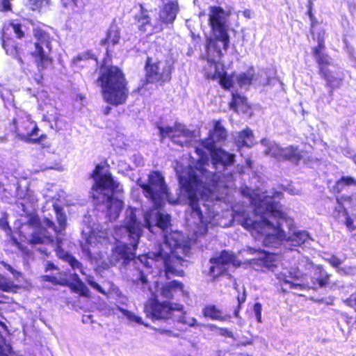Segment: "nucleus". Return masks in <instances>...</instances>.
<instances>
[{"mask_svg":"<svg viewBox=\"0 0 356 356\" xmlns=\"http://www.w3.org/2000/svg\"><path fill=\"white\" fill-rule=\"evenodd\" d=\"M226 136V130L216 122L209 138L195 147L200 166L188 167L178 175L181 190L188 200L191 213L187 215L186 220L193 227V234L188 240H184L181 232L168 233L170 216L161 212L159 207L166 200L176 204L178 197H172L163 176L154 171L149 175L147 182L140 178L137 184L155 208L145 213L144 224L137 220L135 209L130 207L126 210L123 224L115 227L112 236V239L118 242L109 259L112 266L120 261L125 264L135 259L143 228L145 227L152 233L154 229L161 231L163 243L159 244L154 251L135 259L136 264L140 263L144 268L138 272H151L153 266L157 268L163 266L165 272H184V261L177 256V250L188 251L199 236L207 232L209 226L218 224V212L211 208L215 206L213 202L224 199L228 188L233 185L234 175L229 168L234 163V155L215 146L216 142L225 139Z\"/></svg>","mask_w":356,"mask_h":356,"instance_id":"f257e3e1","label":"nucleus"},{"mask_svg":"<svg viewBox=\"0 0 356 356\" xmlns=\"http://www.w3.org/2000/svg\"><path fill=\"white\" fill-rule=\"evenodd\" d=\"M242 194L250 198L253 206V217H244L242 225L251 232L256 240L262 241L265 246L276 247L282 241L291 242L294 246L300 245L310 239L305 231H294L287 235L283 226L291 231L293 220L287 216L282 209V205L275 200L282 195L281 193H275L273 196L261 193L246 188L242 190Z\"/></svg>","mask_w":356,"mask_h":356,"instance_id":"f03ea898","label":"nucleus"},{"mask_svg":"<svg viewBox=\"0 0 356 356\" xmlns=\"http://www.w3.org/2000/svg\"><path fill=\"white\" fill-rule=\"evenodd\" d=\"M58 222L56 226L54 222L44 218L41 221L37 217H31L29 220L28 227L32 229L29 238V242L33 245L44 244L53 248L57 256L67 262L72 270H79L86 276L88 284L98 292L104 294V290L94 280L93 276L87 275L82 264L74 257L62 249L63 236L66 227L67 218L62 209L58 207L54 208Z\"/></svg>","mask_w":356,"mask_h":356,"instance_id":"7ed1b4c3","label":"nucleus"},{"mask_svg":"<svg viewBox=\"0 0 356 356\" xmlns=\"http://www.w3.org/2000/svg\"><path fill=\"white\" fill-rule=\"evenodd\" d=\"M102 170L103 168L97 165L92 174L95 181L92 197L98 209L106 211L110 220H114L118 218L123 206L122 201L117 196L122 191V187L110 173Z\"/></svg>","mask_w":356,"mask_h":356,"instance_id":"20e7f679","label":"nucleus"},{"mask_svg":"<svg viewBox=\"0 0 356 356\" xmlns=\"http://www.w3.org/2000/svg\"><path fill=\"white\" fill-rule=\"evenodd\" d=\"M225 23V13L220 7L211 8L209 15V24L212 35L207 40V59L213 66L215 74H220L222 67V49L226 50L229 43Z\"/></svg>","mask_w":356,"mask_h":356,"instance_id":"39448f33","label":"nucleus"},{"mask_svg":"<svg viewBox=\"0 0 356 356\" xmlns=\"http://www.w3.org/2000/svg\"><path fill=\"white\" fill-rule=\"evenodd\" d=\"M104 101L113 106L125 103L129 90L122 72L117 67H102L98 79Z\"/></svg>","mask_w":356,"mask_h":356,"instance_id":"423d86ee","label":"nucleus"},{"mask_svg":"<svg viewBox=\"0 0 356 356\" xmlns=\"http://www.w3.org/2000/svg\"><path fill=\"white\" fill-rule=\"evenodd\" d=\"M146 315L152 320L168 319L174 318L177 321L190 327H200L197 320L186 314L183 311V306L178 304H172L168 301L160 302L157 298L149 299L145 305Z\"/></svg>","mask_w":356,"mask_h":356,"instance_id":"0eeeda50","label":"nucleus"},{"mask_svg":"<svg viewBox=\"0 0 356 356\" xmlns=\"http://www.w3.org/2000/svg\"><path fill=\"white\" fill-rule=\"evenodd\" d=\"M33 35L35 41L34 48L31 51V55L38 72L41 73L51 63V53L54 38L49 33L40 28L34 29Z\"/></svg>","mask_w":356,"mask_h":356,"instance_id":"6e6552de","label":"nucleus"},{"mask_svg":"<svg viewBox=\"0 0 356 356\" xmlns=\"http://www.w3.org/2000/svg\"><path fill=\"white\" fill-rule=\"evenodd\" d=\"M15 34L17 38H22L24 36V31L21 24L15 22L6 23L2 28V47L5 49L6 54L17 60L21 68L25 72L24 61L20 56L21 49L17 43L10 36Z\"/></svg>","mask_w":356,"mask_h":356,"instance_id":"1a4fd4ad","label":"nucleus"},{"mask_svg":"<svg viewBox=\"0 0 356 356\" xmlns=\"http://www.w3.org/2000/svg\"><path fill=\"white\" fill-rule=\"evenodd\" d=\"M15 131L17 136L29 143H38L43 138V135L38 137L39 129L31 116L24 111L17 113L16 118L13 120Z\"/></svg>","mask_w":356,"mask_h":356,"instance_id":"9d476101","label":"nucleus"},{"mask_svg":"<svg viewBox=\"0 0 356 356\" xmlns=\"http://www.w3.org/2000/svg\"><path fill=\"white\" fill-rule=\"evenodd\" d=\"M261 144L265 147L264 153L278 161H289L298 164L302 156V152L297 147L289 145L282 147L274 141L264 138Z\"/></svg>","mask_w":356,"mask_h":356,"instance_id":"9b49d317","label":"nucleus"},{"mask_svg":"<svg viewBox=\"0 0 356 356\" xmlns=\"http://www.w3.org/2000/svg\"><path fill=\"white\" fill-rule=\"evenodd\" d=\"M99 225L97 227H90L87 226L82 230V236L84 239V242H81V246L83 252L88 258L92 259V248L97 247L99 245H106L108 243H111V239L108 237V233L106 230L99 229Z\"/></svg>","mask_w":356,"mask_h":356,"instance_id":"f8f14e48","label":"nucleus"},{"mask_svg":"<svg viewBox=\"0 0 356 356\" xmlns=\"http://www.w3.org/2000/svg\"><path fill=\"white\" fill-rule=\"evenodd\" d=\"M146 73L148 82H166L171 79L173 62L171 60H160L150 63L148 58L146 63Z\"/></svg>","mask_w":356,"mask_h":356,"instance_id":"ddd939ff","label":"nucleus"},{"mask_svg":"<svg viewBox=\"0 0 356 356\" xmlns=\"http://www.w3.org/2000/svg\"><path fill=\"white\" fill-rule=\"evenodd\" d=\"M240 254L243 257H245L248 254L255 255L254 257L250 259L252 261L251 263L260 266L262 270H264V268H266L274 271V268H277V256L276 253H270L260 249L248 247L247 249L241 251Z\"/></svg>","mask_w":356,"mask_h":356,"instance_id":"4468645a","label":"nucleus"},{"mask_svg":"<svg viewBox=\"0 0 356 356\" xmlns=\"http://www.w3.org/2000/svg\"><path fill=\"white\" fill-rule=\"evenodd\" d=\"M161 139L170 138L171 140L181 146L187 145L188 139L192 136V132L186 129L184 124L176 123L174 127H159Z\"/></svg>","mask_w":356,"mask_h":356,"instance_id":"2eb2a0df","label":"nucleus"},{"mask_svg":"<svg viewBox=\"0 0 356 356\" xmlns=\"http://www.w3.org/2000/svg\"><path fill=\"white\" fill-rule=\"evenodd\" d=\"M254 75V70L253 67H250L246 72L239 74L231 76L225 74L221 77L220 84L226 89L232 88L236 83L241 88H247L251 84Z\"/></svg>","mask_w":356,"mask_h":356,"instance_id":"dca6fc26","label":"nucleus"},{"mask_svg":"<svg viewBox=\"0 0 356 356\" xmlns=\"http://www.w3.org/2000/svg\"><path fill=\"white\" fill-rule=\"evenodd\" d=\"M275 275L280 282H283L285 284L289 285V289L298 290H306L308 289V286L304 284L295 283L289 280H301L302 273L297 267L284 268L282 271L275 273Z\"/></svg>","mask_w":356,"mask_h":356,"instance_id":"f3484780","label":"nucleus"},{"mask_svg":"<svg viewBox=\"0 0 356 356\" xmlns=\"http://www.w3.org/2000/svg\"><path fill=\"white\" fill-rule=\"evenodd\" d=\"M209 261L211 264L209 274L213 277L225 273L229 264L236 265L234 256L227 251H222L218 257L211 258Z\"/></svg>","mask_w":356,"mask_h":356,"instance_id":"a211bd4d","label":"nucleus"},{"mask_svg":"<svg viewBox=\"0 0 356 356\" xmlns=\"http://www.w3.org/2000/svg\"><path fill=\"white\" fill-rule=\"evenodd\" d=\"M159 293L163 298L170 300L176 296L184 294V285L181 282L172 280L163 284Z\"/></svg>","mask_w":356,"mask_h":356,"instance_id":"6ab92c4d","label":"nucleus"},{"mask_svg":"<svg viewBox=\"0 0 356 356\" xmlns=\"http://www.w3.org/2000/svg\"><path fill=\"white\" fill-rule=\"evenodd\" d=\"M17 197L19 200H21L19 204H20L22 210L25 213H30L31 210L33 209L35 204L37 202V198L32 191L27 189L24 194L19 186L17 187Z\"/></svg>","mask_w":356,"mask_h":356,"instance_id":"aec40b11","label":"nucleus"},{"mask_svg":"<svg viewBox=\"0 0 356 356\" xmlns=\"http://www.w3.org/2000/svg\"><path fill=\"white\" fill-rule=\"evenodd\" d=\"M179 11L177 2L170 1L164 5L159 13V19L164 24H172L176 19Z\"/></svg>","mask_w":356,"mask_h":356,"instance_id":"412c9836","label":"nucleus"},{"mask_svg":"<svg viewBox=\"0 0 356 356\" xmlns=\"http://www.w3.org/2000/svg\"><path fill=\"white\" fill-rule=\"evenodd\" d=\"M324 48L325 44L323 40H318V46L313 49L314 56L319 66L320 74L322 73L323 69L328 70L327 66L332 64V58L323 51Z\"/></svg>","mask_w":356,"mask_h":356,"instance_id":"4be33fe9","label":"nucleus"},{"mask_svg":"<svg viewBox=\"0 0 356 356\" xmlns=\"http://www.w3.org/2000/svg\"><path fill=\"white\" fill-rule=\"evenodd\" d=\"M235 143L238 148L243 147H250L254 144V136L252 130L246 129L236 134Z\"/></svg>","mask_w":356,"mask_h":356,"instance_id":"5701e85b","label":"nucleus"},{"mask_svg":"<svg viewBox=\"0 0 356 356\" xmlns=\"http://www.w3.org/2000/svg\"><path fill=\"white\" fill-rule=\"evenodd\" d=\"M202 313L204 317L209 318L212 320L225 321L230 318L229 315L224 314L222 310L213 305L206 306L203 309Z\"/></svg>","mask_w":356,"mask_h":356,"instance_id":"b1692460","label":"nucleus"},{"mask_svg":"<svg viewBox=\"0 0 356 356\" xmlns=\"http://www.w3.org/2000/svg\"><path fill=\"white\" fill-rule=\"evenodd\" d=\"M135 19L136 26L140 31L143 32L152 31V24L147 11L145 10L142 6L140 13L136 15Z\"/></svg>","mask_w":356,"mask_h":356,"instance_id":"393cba45","label":"nucleus"},{"mask_svg":"<svg viewBox=\"0 0 356 356\" xmlns=\"http://www.w3.org/2000/svg\"><path fill=\"white\" fill-rule=\"evenodd\" d=\"M330 275L325 271L321 266H316L315 272L312 277V288L316 289L317 286L323 287L328 283Z\"/></svg>","mask_w":356,"mask_h":356,"instance_id":"a878e982","label":"nucleus"},{"mask_svg":"<svg viewBox=\"0 0 356 356\" xmlns=\"http://www.w3.org/2000/svg\"><path fill=\"white\" fill-rule=\"evenodd\" d=\"M42 281L49 282L52 283L53 284H59V285H68V280L66 277V275L65 273L58 271L54 275H45L41 276Z\"/></svg>","mask_w":356,"mask_h":356,"instance_id":"bb28decb","label":"nucleus"},{"mask_svg":"<svg viewBox=\"0 0 356 356\" xmlns=\"http://www.w3.org/2000/svg\"><path fill=\"white\" fill-rule=\"evenodd\" d=\"M70 278L74 282L72 286L75 292L79 293L83 296H87L88 295L89 289L79 278L77 273H74L71 274Z\"/></svg>","mask_w":356,"mask_h":356,"instance_id":"cd10ccee","label":"nucleus"},{"mask_svg":"<svg viewBox=\"0 0 356 356\" xmlns=\"http://www.w3.org/2000/svg\"><path fill=\"white\" fill-rule=\"evenodd\" d=\"M90 60H95V56L90 51H87L78 54L72 59V65L77 69L84 67L82 62H88Z\"/></svg>","mask_w":356,"mask_h":356,"instance_id":"c85d7f7f","label":"nucleus"},{"mask_svg":"<svg viewBox=\"0 0 356 356\" xmlns=\"http://www.w3.org/2000/svg\"><path fill=\"white\" fill-rule=\"evenodd\" d=\"M120 38V35L118 27L116 25H112L107 33L104 42L108 45L111 44L114 45L118 43Z\"/></svg>","mask_w":356,"mask_h":356,"instance_id":"c756f323","label":"nucleus"},{"mask_svg":"<svg viewBox=\"0 0 356 356\" xmlns=\"http://www.w3.org/2000/svg\"><path fill=\"white\" fill-rule=\"evenodd\" d=\"M321 75L326 81L327 85L331 88H338L341 83V79L332 75L329 70L323 69Z\"/></svg>","mask_w":356,"mask_h":356,"instance_id":"7c9ffc66","label":"nucleus"},{"mask_svg":"<svg viewBox=\"0 0 356 356\" xmlns=\"http://www.w3.org/2000/svg\"><path fill=\"white\" fill-rule=\"evenodd\" d=\"M247 99L237 93H232V100L230 106L232 109L237 111L241 106L246 105Z\"/></svg>","mask_w":356,"mask_h":356,"instance_id":"2f4dec72","label":"nucleus"},{"mask_svg":"<svg viewBox=\"0 0 356 356\" xmlns=\"http://www.w3.org/2000/svg\"><path fill=\"white\" fill-rule=\"evenodd\" d=\"M119 310L121 312L122 315L125 316L127 319L131 323H136L137 324H144L141 317L136 316L134 313L121 307H119Z\"/></svg>","mask_w":356,"mask_h":356,"instance_id":"473e14b6","label":"nucleus"},{"mask_svg":"<svg viewBox=\"0 0 356 356\" xmlns=\"http://www.w3.org/2000/svg\"><path fill=\"white\" fill-rule=\"evenodd\" d=\"M327 262L333 267L337 268V271L339 273H346L343 268H340V265L342 264V261L334 255H330L329 257L325 259Z\"/></svg>","mask_w":356,"mask_h":356,"instance_id":"72a5a7b5","label":"nucleus"},{"mask_svg":"<svg viewBox=\"0 0 356 356\" xmlns=\"http://www.w3.org/2000/svg\"><path fill=\"white\" fill-rule=\"evenodd\" d=\"M356 185V179L350 177H342L341 179L336 184V187L338 191L342 190L345 185Z\"/></svg>","mask_w":356,"mask_h":356,"instance_id":"f704fd0d","label":"nucleus"},{"mask_svg":"<svg viewBox=\"0 0 356 356\" xmlns=\"http://www.w3.org/2000/svg\"><path fill=\"white\" fill-rule=\"evenodd\" d=\"M51 112V113H49V111H47V115H45L44 116V119H45L46 121H47L49 122H55L56 129H57L58 128L57 122H58V114L57 111H56V109L55 108H52Z\"/></svg>","mask_w":356,"mask_h":356,"instance_id":"c9c22d12","label":"nucleus"},{"mask_svg":"<svg viewBox=\"0 0 356 356\" xmlns=\"http://www.w3.org/2000/svg\"><path fill=\"white\" fill-rule=\"evenodd\" d=\"M29 3L33 10H39L49 4V0H28Z\"/></svg>","mask_w":356,"mask_h":356,"instance_id":"e433bc0d","label":"nucleus"},{"mask_svg":"<svg viewBox=\"0 0 356 356\" xmlns=\"http://www.w3.org/2000/svg\"><path fill=\"white\" fill-rule=\"evenodd\" d=\"M340 209H342L346 217V222H345V224L347 227V228L348 229L349 231H353L355 229V227L353 224V220L352 218H350V217H349L348 215H347V211L346 210V209L343 207V206H340L339 207V210Z\"/></svg>","mask_w":356,"mask_h":356,"instance_id":"4c0bfd02","label":"nucleus"},{"mask_svg":"<svg viewBox=\"0 0 356 356\" xmlns=\"http://www.w3.org/2000/svg\"><path fill=\"white\" fill-rule=\"evenodd\" d=\"M253 311L258 322H261V305L257 302L254 305Z\"/></svg>","mask_w":356,"mask_h":356,"instance_id":"58836bf2","label":"nucleus"},{"mask_svg":"<svg viewBox=\"0 0 356 356\" xmlns=\"http://www.w3.org/2000/svg\"><path fill=\"white\" fill-rule=\"evenodd\" d=\"M216 334L229 338L234 337L232 332L225 327H219Z\"/></svg>","mask_w":356,"mask_h":356,"instance_id":"ea45409f","label":"nucleus"},{"mask_svg":"<svg viewBox=\"0 0 356 356\" xmlns=\"http://www.w3.org/2000/svg\"><path fill=\"white\" fill-rule=\"evenodd\" d=\"M344 302L356 312V293L352 294L348 298L344 300Z\"/></svg>","mask_w":356,"mask_h":356,"instance_id":"a19ab883","label":"nucleus"},{"mask_svg":"<svg viewBox=\"0 0 356 356\" xmlns=\"http://www.w3.org/2000/svg\"><path fill=\"white\" fill-rule=\"evenodd\" d=\"M200 327H204L205 328H207L210 331L213 332L216 334H217L218 329L219 328V327H218L215 324H212V323L201 324Z\"/></svg>","mask_w":356,"mask_h":356,"instance_id":"79ce46f5","label":"nucleus"},{"mask_svg":"<svg viewBox=\"0 0 356 356\" xmlns=\"http://www.w3.org/2000/svg\"><path fill=\"white\" fill-rule=\"evenodd\" d=\"M47 97V92H41L40 93L38 96H37V99L38 100V102H39V105L42 108V110H44V108H43V104H42V102L40 103V101H43L42 99L43 97ZM47 103L46 102H44V106H47Z\"/></svg>","mask_w":356,"mask_h":356,"instance_id":"37998d69","label":"nucleus"},{"mask_svg":"<svg viewBox=\"0 0 356 356\" xmlns=\"http://www.w3.org/2000/svg\"><path fill=\"white\" fill-rule=\"evenodd\" d=\"M51 270H56L58 272L60 271L58 268L51 261H47L45 265V271L47 272Z\"/></svg>","mask_w":356,"mask_h":356,"instance_id":"c03bdc74","label":"nucleus"},{"mask_svg":"<svg viewBox=\"0 0 356 356\" xmlns=\"http://www.w3.org/2000/svg\"><path fill=\"white\" fill-rule=\"evenodd\" d=\"M0 226L2 229H6L8 227V222L3 218L0 220Z\"/></svg>","mask_w":356,"mask_h":356,"instance_id":"a18cd8bd","label":"nucleus"},{"mask_svg":"<svg viewBox=\"0 0 356 356\" xmlns=\"http://www.w3.org/2000/svg\"><path fill=\"white\" fill-rule=\"evenodd\" d=\"M38 250L43 253L45 255H48L49 253L50 252L49 250L47 248H38Z\"/></svg>","mask_w":356,"mask_h":356,"instance_id":"49530a36","label":"nucleus"},{"mask_svg":"<svg viewBox=\"0 0 356 356\" xmlns=\"http://www.w3.org/2000/svg\"><path fill=\"white\" fill-rule=\"evenodd\" d=\"M4 0H1L0 1V10L1 11H8V10H10V8H11V6H10V3H9V8L8 9H6L5 8L3 7V3Z\"/></svg>","mask_w":356,"mask_h":356,"instance_id":"de8ad7c7","label":"nucleus"},{"mask_svg":"<svg viewBox=\"0 0 356 356\" xmlns=\"http://www.w3.org/2000/svg\"><path fill=\"white\" fill-rule=\"evenodd\" d=\"M245 300V294H243L242 296H238V305H241V303L244 302Z\"/></svg>","mask_w":356,"mask_h":356,"instance_id":"09e8293b","label":"nucleus"},{"mask_svg":"<svg viewBox=\"0 0 356 356\" xmlns=\"http://www.w3.org/2000/svg\"><path fill=\"white\" fill-rule=\"evenodd\" d=\"M63 4L66 6L67 4H69L70 1H73L74 3L76 4L77 0H61Z\"/></svg>","mask_w":356,"mask_h":356,"instance_id":"8fccbe9b","label":"nucleus"},{"mask_svg":"<svg viewBox=\"0 0 356 356\" xmlns=\"http://www.w3.org/2000/svg\"><path fill=\"white\" fill-rule=\"evenodd\" d=\"M46 168L47 169H56L57 170H62V168L58 165H56L55 166H48Z\"/></svg>","mask_w":356,"mask_h":356,"instance_id":"3c124183","label":"nucleus"},{"mask_svg":"<svg viewBox=\"0 0 356 356\" xmlns=\"http://www.w3.org/2000/svg\"><path fill=\"white\" fill-rule=\"evenodd\" d=\"M111 110V108L110 106H106L104 111V114L108 115L110 113Z\"/></svg>","mask_w":356,"mask_h":356,"instance_id":"603ef678","label":"nucleus"},{"mask_svg":"<svg viewBox=\"0 0 356 356\" xmlns=\"http://www.w3.org/2000/svg\"><path fill=\"white\" fill-rule=\"evenodd\" d=\"M42 79V76L40 75L38 77H36L35 79L38 82V83H39Z\"/></svg>","mask_w":356,"mask_h":356,"instance_id":"864d4df0","label":"nucleus"},{"mask_svg":"<svg viewBox=\"0 0 356 356\" xmlns=\"http://www.w3.org/2000/svg\"><path fill=\"white\" fill-rule=\"evenodd\" d=\"M0 325H1L2 327H6V325H5L4 323H3V322H1V321H0Z\"/></svg>","mask_w":356,"mask_h":356,"instance_id":"5fc2aeb1","label":"nucleus"},{"mask_svg":"<svg viewBox=\"0 0 356 356\" xmlns=\"http://www.w3.org/2000/svg\"><path fill=\"white\" fill-rule=\"evenodd\" d=\"M234 314H235V316L237 317L238 316V311L236 310Z\"/></svg>","mask_w":356,"mask_h":356,"instance_id":"6e6d98bb","label":"nucleus"},{"mask_svg":"<svg viewBox=\"0 0 356 356\" xmlns=\"http://www.w3.org/2000/svg\"><path fill=\"white\" fill-rule=\"evenodd\" d=\"M88 63V62H82V63H81V64H82V65H84V67H86V63Z\"/></svg>","mask_w":356,"mask_h":356,"instance_id":"4d7b16f0","label":"nucleus"},{"mask_svg":"<svg viewBox=\"0 0 356 356\" xmlns=\"http://www.w3.org/2000/svg\"><path fill=\"white\" fill-rule=\"evenodd\" d=\"M353 160H354L355 163L356 164V155L354 156Z\"/></svg>","mask_w":356,"mask_h":356,"instance_id":"13d9d810","label":"nucleus"},{"mask_svg":"<svg viewBox=\"0 0 356 356\" xmlns=\"http://www.w3.org/2000/svg\"><path fill=\"white\" fill-rule=\"evenodd\" d=\"M248 13V11H245L244 12V14H245V16L248 15V13Z\"/></svg>","mask_w":356,"mask_h":356,"instance_id":"bf43d9fd","label":"nucleus"},{"mask_svg":"<svg viewBox=\"0 0 356 356\" xmlns=\"http://www.w3.org/2000/svg\"><path fill=\"white\" fill-rule=\"evenodd\" d=\"M248 13V11H245L244 12V14H245V16L248 15V13Z\"/></svg>","mask_w":356,"mask_h":356,"instance_id":"052dcab7","label":"nucleus"},{"mask_svg":"<svg viewBox=\"0 0 356 356\" xmlns=\"http://www.w3.org/2000/svg\"><path fill=\"white\" fill-rule=\"evenodd\" d=\"M86 321H87V318H83V322H86Z\"/></svg>","mask_w":356,"mask_h":356,"instance_id":"680f3d73","label":"nucleus"},{"mask_svg":"<svg viewBox=\"0 0 356 356\" xmlns=\"http://www.w3.org/2000/svg\"><path fill=\"white\" fill-rule=\"evenodd\" d=\"M86 321H87V318H83V322H86Z\"/></svg>","mask_w":356,"mask_h":356,"instance_id":"e2e57ef3","label":"nucleus"},{"mask_svg":"<svg viewBox=\"0 0 356 356\" xmlns=\"http://www.w3.org/2000/svg\"><path fill=\"white\" fill-rule=\"evenodd\" d=\"M292 195H294L295 193H292V192H290Z\"/></svg>","mask_w":356,"mask_h":356,"instance_id":"0e129e2a","label":"nucleus"}]
</instances>
